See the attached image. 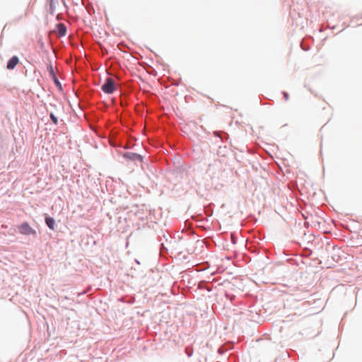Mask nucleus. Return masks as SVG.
I'll use <instances>...</instances> for the list:
<instances>
[{
    "label": "nucleus",
    "instance_id": "nucleus-1",
    "mask_svg": "<svg viewBox=\"0 0 362 362\" xmlns=\"http://www.w3.org/2000/svg\"><path fill=\"white\" fill-rule=\"evenodd\" d=\"M117 86L114 80L110 77H107L101 86V90L105 94L111 95L116 90Z\"/></svg>",
    "mask_w": 362,
    "mask_h": 362
},
{
    "label": "nucleus",
    "instance_id": "nucleus-2",
    "mask_svg": "<svg viewBox=\"0 0 362 362\" xmlns=\"http://www.w3.org/2000/svg\"><path fill=\"white\" fill-rule=\"evenodd\" d=\"M18 232L25 235H33L37 236V232L33 228L30 227L28 222H23L18 227Z\"/></svg>",
    "mask_w": 362,
    "mask_h": 362
},
{
    "label": "nucleus",
    "instance_id": "nucleus-3",
    "mask_svg": "<svg viewBox=\"0 0 362 362\" xmlns=\"http://www.w3.org/2000/svg\"><path fill=\"white\" fill-rule=\"evenodd\" d=\"M122 157L128 160L134 161V163H142L144 158L141 155L134 152H125L123 153Z\"/></svg>",
    "mask_w": 362,
    "mask_h": 362
},
{
    "label": "nucleus",
    "instance_id": "nucleus-4",
    "mask_svg": "<svg viewBox=\"0 0 362 362\" xmlns=\"http://www.w3.org/2000/svg\"><path fill=\"white\" fill-rule=\"evenodd\" d=\"M19 63V59L16 55L11 57L7 62L6 68L8 70H13Z\"/></svg>",
    "mask_w": 362,
    "mask_h": 362
},
{
    "label": "nucleus",
    "instance_id": "nucleus-5",
    "mask_svg": "<svg viewBox=\"0 0 362 362\" xmlns=\"http://www.w3.org/2000/svg\"><path fill=\"white\" fill-rule=\"evenodd\" d=\"M45 224L49 229L54 230L55 220L53 217H51V216H48L47 214H45Z\"/></svg>",
    "mask_w": 362,
    "mask_h": 362
},
{
    "label": "nucleus",
    "instance_id": "nucleus-6",
    "mask_svg": "<svg viewBox=\"0 0 362 362\" xmlns=\"http://www.w3.org/2000/svg\"><path fill=\"white\" fill-rule=\"evenodd\" d=\"M56 28L60 37H64L66 35L67 28L65 24L59 23L56 25Z\"/></svg>",
    "mask_w": 362,
    "mask_h": 362
},
{
    "label": "nucleus",
    "instance_id": "nucleus-7",
    "mask_svg": "<svg viewBox=\"0 0 362 362\" xmlns=\"http://www.w3.org/2000/svg\"><path fill=\"white\" fill-rule=\"evenodd\" d=\"M213 134L215 136L220 138L222 141L224 139L227 140L229 138V135L223 132L214 131Z\"/></svg>",
    "mask_w": 362,
    "mask_h": 362
},
{
    "label": "nucleus",
    "instance_id": "nucleus-8",
    "mask_svg": "<svg viewBox=\"0 0 362 362\" xmlns=\"http://www.w3.org/2000/svg\"><path fill=\"white\" fill-rule=\"evenodd\" d=\"M172 237L169 234H163L162 237H159L160 242H164L165 244L170 243Z\"/></svg>",
    "mask_w": 362,
    "mask_h": 362
},
{
    "label": "nucleus",
    "instance_id": "nucleus-9",
    "mask_svg": "<svg viewBox=\"0 0 362 362\" xmlns=\"http://www.w3.org/2000/svg\"><path fill=\"white\" fill-rule=\"evenodd\" d=\"M47 70L51 78L57 76L51 62H49V64H47Z\"/></svg>",
    "mask_w": 362,
    "mask_h": 362
},
{
    "label": "nucleus",
    "instance_id": "nucleus-10",
    "mask_svg": "<svg viewBox=\"0 0 362 362\" xmlns=\"http://www.w3.org/2000/svg\"><path fill=\"white\" fill-rule=\"evenodd\" d=\"M167 244H165L164 242H161L160 243V253L162 255H164L165 253L168 252V247L166 245Z\"/></svg>",
    "mask_w": 362,
    "mask_h": 362
},
{
    "label": "nucleus",
    "instance_id": "nucleus-11",
    "mask_svg": "<svg viewBox=\"0 0 362 362\" xmlns=\"http://www.w3.org/2000/svg\"><path fill=\"white\" fill-rule=\"evenodd\" d=\"M54 11H55L54 0H49V13L52 15H54Z\"/></svg>",
    "mask_w": 362,
    "mask_h": 362
},
{
    "label": "nucleus",
    "instance_id": "nucleus-12",
    "mask_svg": "<svg viewBox=\"0 0 362 362\" xmlns=\"http://www.w3.org/2000/svg\"><path fill=\"white\" fill-rule=\"evenodd\" d=\"M49 115L50 119L52 120L53 124H54L55 125H57L58 124L57 117L55 116V115L54 114L53 112H50Z\"/></svg>",
    "mask_w": 362,
    "mask_h": 362
},
{
    "label": "nucleus",
    "instance_id": "nucleus-13",
    "mask_svg": "<svg viewBox=\"0 0 362 362\" xmlns=\"http://www.w3.org/2000/svg\"><path fill=\"white\" fill-rule=\"evenodd\" d=\"M52 81H53L54 83L55 84V86H56L57 88H60V89H62V83H60V81H59L57 76H54V77H52Z\"/></svg>",
    "mask_w": 362,
    "mask_h": 362
},
{
    "label": "nucleus",
    "instance_id": "nucleus-14",
    "mask_svg": "<svg viewBox=\"0 0 362 362\" xmlns=\"http://www.w3.org/2000/svg\"><path fill=\"white\" fill-rule=\"evenodd\" d=\"M185 354L188 357H191L193 354V349L189 346L186 347L185 348Z\"/></svg>",
    "mask_w": 362,
    "mask_h": 362
},
{
    "label": "nucleus",
    "instance_id": "nucleus-15",
    "mask_svg": "<svg viewBox=\"0 0 362 362\" xmlns=\"http://www.w3.org/2000/svg\"><path fill=\"white\" fill-rule=\"evenodd\" d=\"M227 351V349L224 347V346H221L218 348V353L221 355L223 354L226 351Z\"/></svg>",
    "mask_w": 362,
    "mask_h": 362
},
{
    "label": "nucleus",
    "instance_id": "nucleus-16",
    "mask_svg": "<svg viewBox=\"0 0 362 362\" xmlns=\"http://www.w3.org/2000/svg\"><path fill=\"white\" fill-rule=\"evenodd\" d=\"M281 93H282V95H283V96H284V100H288V98H289V95H288V93L287 92H286V91H282V92H281Z\"/></svg>",
    "mask_w": 362,
    "mask_h": 362
},
{
    "label": "nucleus",
    "instance_id": "nucleus-17",
    "mask_svg": "<svg viewBox=\"0 0 362 362\" xmlns=\"http://www.w3.org/2000/svg\"><path fill=\"white\" fill-rule=\"evenodd\" d=\"M38 43L40 44V47L42 49L44 47V42H42V40L41 39L38 40Z\"/></svg>",
    "mask_w": 362,
    "mask_h": 362
},
{
    "label": "nucleus",
    "instance_id": "nucleus-18",
    "mask_svg": "<svg viewBox=\"0 0 362 362\" xmlns=\"http://www.w3.org/2000/svg\"><path fill=\"white\" fill-rule=\"evenodd\" d=\"M135 262H136V263H137L139 264H140V262L137 259H135Z\"/></svg>",
    "mask_w": 362,
    "mask_h": 362
},
{
    "label": "nucleus",
    "instance_id": "nucleus-19",
    "mask_svg": "<svg viewBox=\"0 0 362 362\" xmlns=\"http://www.w3.org/2000/svg\"><path fill=\"white\" fill-rule=\"evenodd\" d=\"M302 49H303V50H307V49H306V48H305V47H302Z\"/></svg>",
    "mask_w": 362,
    "mask_h": 362
}]
</instances>
